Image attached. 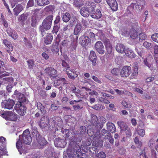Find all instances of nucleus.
I'll use <instances>...</instances> for the list:
<instances>
[{
    "label": "nucleus",
    "mask_w": 158,
    "mask_h": 158,
    "mask_svg": "<svg viewBox=\"0 0 158 158\" xmlns=\"http://www.w3.org/2000/svg\"><path fill=\"white\" fill-rule=\"evenodd\" d=\"M152 60L153 58L151 57H148L144 59L143 63L145 65L150 69L152 66V62L151 60Z\"/></svg>",
    "instance_id": "obj_31"
},
{
    "label": "nucleus",
    "mask_w": 158,
    "mask_h": 158,
    "mask_svg": "<svg viewBox=\"0 0 158 158\" xmlns=\"http://www.w3.org/2000/svg\"><path fill=\"white\" fill-rule=\"evenodd\" d=\"M19 100V101L18 102H20L21 103L25 102L26 101V98L25 95L21 93L17 97Z\"/></svg>",
    "instance_id": "obj_44"
},
{
    "label": "nucleus",
    "mask_w": 158,
    "mask_h": 158,
    "mask_svg": "<svg viewBox=\"0 0 158 158\" xmlns=\"http://www.w3.org/2000/svg\"><path fill=\"white\" fill-rule=\"evenodd\" d=\"M6 145V139L3 137H0V150L3 151L5 149Z\"/></svg>",
    "instance_id": "obj_23"
},
{
    "label": "nucleus",
    "mask_w": 158,
    "mask_h": 158,
    "mask_svg": "<svg viewBox=\"0 0 158 158\" xmlns=\"http://www.w3.org/2000/svg\"><path fill=\"white\" fill-rule=\"evenodd\" d=\"M134 142L137 145L138 148H140L142 143V142L139 141V138L138 136H136L135 138Z\"/></svg>",
    "instance_id": "obj_50"
},
{
    "label": "nucleus",
    "mask_w": 158,
    "mask_h": 158,
    "mask_svg": "<svg viewBox=\"0 0 158 158\" xmlns=\"http://www.w3.org/2000/svg\"><path fill=\"white\" fill-rule=\"evenodd\" d=\"M79 40L80 44L83 47H85L88 45L90 41L89 37L87 36L81 37L79 38Z\"/></svg>",
    "instance_id": "obj_11"
},
{
    "label": "nucleus",
    "mask_w": 158,
    "mask_h": 158,
    "mask_svg": "<svg viewBox=\"0 0 158 158\" xmlns=\"http://www.w3.org/2000/svg\"><path fill=\"white\" fill-rule=\"evenodd\" d=\"M61 132L63 134H64L63 136L65 139L69 137L70 135V132L68 129L64 130V131H62Z\"/></svg>",
    "instance_id": "obj_48"
},
{
    "label": "nucleus",
    "mask_w": 158,
    "mask_h": 158,
    "mask_svg": "<svg viewBox=\"0 0 158 158\" xmlns=\"http://www.w3.org/2000/svg\"><path fill=\"white\" fill-rule=\"evenodd\" d=\"M1 20L2 22V24L4 26L5 28H7L8 27V23L4 19V17L2 15L1 16Z\"/></svg>",
    "instance_id": "obj_62"
},
{
    "label": "nucleus",
    "mask_w": 158,
    "mask_h": 158,
    "mask_svg": "<svg viewBox=\"0 0 158 158\" xmlns=\"http://www.w3.org/2000/svg\"><path fill=\"white\" fill-rule=\"evenodd\" d=\"M53 40V36L51 34H49L44 39V42L46 44H50Z\"/></svg>",
    "instance_id": "obj_34"
},
{
    "label": "nucleus",
    "mask_w": 158,
    "mask_h": 158,
    "mask_svg": "<svg viewBox=\"0 0 158 158\" xmlns=\"http://www.w3.org/2000/svg\"><path fill=\"white\" fill-rule=\"evenodd\" d=\"M114 90L119 95H122L123 94H128L129 95V94H132V93H131L130 92H129L127 91H125V92H124L122 90H120L117 89H115Z\"/></svg>",
    "instance_id": "obj_54"
},
{
    "label": "nucleus",
    "mask_w": 158,
    "mask_h": 158,
    "mask_svg": "<svg viewBox=\"0 0 158 158\" xmlns=\"http://www.w3.org/2000/svg\"><path fill=\"white\" fill-rule=\"evenodd\" d=\"M53 19L52 15L47 17L43 21L42 24L40 26L39 29L42 36L45 34V31L50 29Z\"/></svg>",
    "instance_id": "obj_2"
},
{
    "label": "nucleus",
    "mask_w": 158,
    "mask_h": 158,
    "mask_svg": "<svg viewBox=\"0 0 158 158\" xmlns=\"http://www.w3.org/2000/svg\"><path fill=\"white\" fill-rule=\"evenodd\" d=\"M81 15L84 17H88L89 16L90 13L89 9L86 7H82L80 11Z\"/></svg>",
    "instance_id": "obj_26"
},
{
    "label": "nucleus",
    "mask_w": 158,
    "mask_h": 158,
    "mask_svg": "<svg viewBox=\"0 0 158 158\" xmlns=\"http://www.w3.org/2000/svg\"><path fill=\"white\" fill-rule=\"evenodd\" d=\"M92 108L97 110H101L105 108V106L100 104H97L92 106Z\"/></svg>",
    "instance_id": "obj_42"
},
{
    "label": "nucleus",
    "mask_w": 158,
    "mask_h": 158,
    "mask_svg": "<svg viewBox=\"0 0 158 158\" xmlns=\"http://www.w3.org/2000/svg\"><path fill=\"white\" fill-rule=\"evenodd\" d=\"M107 128L112 133L116 131V127L114 124L112 123L108 122L106 124Z\"/></svg>",
    "instance_id": "obj_24"
},
{
    "label": "nucleus",
    "mask_w": 158,
    "mask_h": 158,
    "mask_svg": "<svg viewBox=\"0 0 158 158\" xmlns=\"http://www.w3.org/2000/svg\"><path fill=\"white\" fill-rule=\"evenodd\" d=\"M97 58L95 52L93 50L91 51L89 56V59L92 62L93 66H94L96 65Z\"/></svg>",
    "instance_id": "obj_16"
},
{
    "label": "nucleus",
    "mask_w": 158,
    "mask_h": 158,
    "mask_svg": "<svg viewBox=\"0 0 158 158\" xmlns=\"http://www.w3.org/2000/svg\"><path fill=\"white\" fill-rule=\"evenodd\" d=\"M67 81L64 78H61L57 79L54 83V85L55 87L62 85L64 86V85L67 84Z\"/></svg>",
    "instance_id": "obj_19"
},
{
    "label": "nucleus",
    "mask_w": 158,
    "mask_h": 158,
    "mask_svg": "<svg viewBox=\"0 0 158 158\" xmlns=\"http://www.w3.org/2000/svg\"><path fill=\"white\" fill-rule=\"evenodd\" d=\"M106 52L109 54H110L112 51V46L109 40L106 39L104 42Z\"/></svg>",
    "instance_id": "obj_17"
},
{
    "label": "nucleus",
    "mask_w": 158,
    "mask_h": 158,
    "mask_svg": "<svg viewBox=\"0 0 158 158\" xmlns=\"http://www.w3.org/2000/svg\"><path fill=\"white\" fill-rule=\"evenodd\" d=\"M152 39L155 42L158 43V33H154L151 36Z\"/></svg>",
    "instance_id": "obj_61"
},
{
    "label": "nucleus",
    "mask_w": 158,
    "mask_h": 158,
    "mask_svg": "<svg viewBox=\"0 0 158 158\" xmlns=\"http://www.w3.org/2000/svg\"><path fill=\"white\" fill-rule=\"evenodd\" d=\"M6 32L8 35L14 39L16 40L17 38L18 35L16 31L14 30L9 27L6 29Z\"/></svg>",
    "instance_id": "obj_20"
},
{
    "label": "nucleus",
    "mask_w": 158,
    "mask_h": 158,
    "mask_svg": "<svg viewBox=\"0 0 158 158\" xmlns=\"http://www.w3.org/2000/svg\"><path fill=\"white\" fill-rule=\"evenodd\" d=\"M4 118L6 120L16 121L17 119V115L12 111H7L5 112Z\"/></svg>",
    "instance_id": "obj_7"
},
{
    "label": "nucleus",
    "mask_w": 158,
    "mask_h": 158,
    "mask_svg": "<svg viewBox=\"0 0 158 158\" xmlns=\"http://www.w3.org/2000/svg\"><path fill=\"white\" fill-rule=\"evenodd\" d=\"M124 53L127 56L130 58H135V55L133 52L129 48L126 49L124 52Z\"/></svg>",
    "instance_id": "obj_32"
},
{
    "label": "nucleus",
    "mask_w": 158,
    "mask_h": 158,
    "mask_svg": "<svg viewBox=\"0 0 158 158\" xmlns=\"http://www.w3.org/2000/svg\"><path fill=\"white\" fill-rule=\"evenodd\" d=\"M128 32L127 29L126 27H123L122 28L120 31V34L122 35L123 36H125L127 34Z\"/></svg>",
    "instance_id": "obj_57"
},
{
    "label": "nucleus",
    "mask_w": 158,
    "mask_h": 158,
    "mask_svg": "<svg viewBox=\"0 0 158 158\" xmlns=\"http://www.w3.org/2000/svg\"><path fill=\"white\" fill-rule=\"evenodd\" d=\"M121 104L123 106L126 108H130L131 106V105L130 103L127 102L124 100L122 101Z\"/></svg>",
    "instance_id": "obj_59"
},
{
    "label": "nucleus",
    "mask_w": 158,
    "mask_h": 158,
    "mask_svg": "<svg viewBox=\"0 0 158 158\" xmlns=\"http://www.w3.org/2000/svg\"><path fill=\"white\" fill-rule=\"evenodd\" d=\"M124 131H125V134L127 138H129L131 136L132 133L130 127L127 128Z\"/></svg>",
    "instance_id": "obj_52"
},
{
    "label": "nucleus",
    "mask_w": 158,
    "mask_h": 158,
    "mask_svg": "<svg viewBox=\"0 0 158 158\" xmlns=\"http://www.w3.org/2000/svg\"><path fill=\"white\" fill-rule=\"evenodd\" d=\"M19 138L21 139L23 143L26 144H30L32 141V138L28 129L24 131L22 135H19Z\"/></svg>",
    "instance_id": "obj_4"
},
{
    "label": "nucleus",
    "mask_w": 158,
    "mask_h": 158,
    "mask_svg": "<svg viewBox=\"0 0 158 158\" xmlns=\"http://www.w3.org/2000/svg\"><path fill=\"white\" fill-rule=\"evenodd\" d=\"M60 29V27L57 25H54L52 31V33L53 34H54V35H55L57 34L58 32V31Z\"/></svg>",
    "instance_id": "obj_55"
},
{
    "label": "nucleus",
    "mask_w": 158,
    "mask_h": 158,
    "mask_svg": "<svg viewBox=\"0 0 158 158\" xmlns=\"http://www.w3.org/2000/svg\"><path fill=\"white\" fill-rule=\"evenodd\" d=\"M71 73L69 72L68 70L66 71V73L67 74L68 77L70 79H71L73 80H74L75 78L77 77L78 75V73H77V72L75 71L74 69L69 70Z\"/></svg>",
    "instance_id": "obj_22"
},
{
    "label": "nucleus",
    "mask_w": 158,
    "mask_h": 158,
    "mask_svg": "<svg viewBox=\"0 0 158 158\" xmlns=\"http://www.w3.org/2000/svg\"><path fill=\"white\" fill-rule=\"evenodd\" d=\"M79 130L81 135H83L86 134V129L85 127L81 126L80 127Z\"/></svg>",
    "instance_id": "obj_49"
},
{
    "label": "nucleus",
    "mask_w": 158,
    "mask_h": 158,
    "mask_svg": "<svg viewBox=\"0 0 158 158\" xmlns=\"http://www.w3.org/2000/svg\"><path fill=\"white\" fill-rule=\"evenodd\" d=\"M23 8L22 5L18 4L13 9L14 14L16 16L18 15L23 10Z\"/></svg>",
    "instance_id": "obj_25"
},
{
    "label": "nucleus",
    "mask_w": 158,
    "mask_h": 158,
    "mask_svg": "<svg viewBox=\"0 0 158 158\" xmlns=\"http://www.w3.org/2000/svg\"><path fill=\"white\" fill-rule=\"evenodd\" d=\"M119 73V70L118 68H114L111 70V73L113 75H118Z\"/></svg>",
    "instance_id": "obj_63"
},
{
    "label": "nucleus",
    "mask_w": 158,
    "mask_h": 158,
    "mask_svg": "<svg viewBox=\"0 0 158 158\" xmlns=\"http://www.w3.org/2000/svg\"><path fill=\"white\" fill-rule=\"evenodd\" d=\"M137 131V133L139 135L142 137H143L145 135V130L144 129H139L136 130Z\"/></svg>",
    "instance_id": "obj_53"
},
{
    "label": "nucleus",
    "mask_w": 158,
    "mask_h": 158,
    "mask_svg": "<svg viewBox=\"0 0 158 158\" xmlns=\"http://www.w3.org/2000/svg\"><path fill=\"white\" fill-rule=\"evenodd\" d=\"M84 4V2L82 0H74L73 5L76 7H81Z\"/></svg>",
    "instance_id": "obj_35"
},
{
    "label": "nucleus",
    "mask_w": 158,
    "mask_h": 158,
    "mask_svg": "<svg viewBox=\"0 0 158 158\" xmlns=\"http://www.w3.org/2000/svg\"><path fill=\"white\" fill-rule=\"evenodd\" d=\"M97 156L98 158H105L106 155L104 152H101L97 154Z\"/></svg>",
    "instance_id": "obj_64"
},
{
    "label": "nucleus",
    "mask_w": 158,
    "mask_h": 158,
    "mask_svg": "<svg viewBox=\"0 0 158 158\" xmlns=\"http://www.w3.org/2000/svg\"><path fill=\"white\" fill-rule=\"evenodd\" d=\"M131 67L128 66H125L123 67L120 72L121 76L123 77H127L131 73Z\"/></svg>",
    "instance_id": "obj_5"
},
{
    "label": "nucleus",
    "mask_w": 158,
    "mask_h": 158,
    "mask_svg": "<svg viewBox=\"0 0 158 158\" xmlns=\"http://www.w3.org/2000/svg\"><path fill=\"white\" fill-rule=\"evenodd\" d=\"M37 106L38 109L40 110L42 113H44L45 112V107L41 103L38 102L37 103Z\"/></svg>",
    "instance_id": "obj_43"
},
{
    "label": "nucleus",
    "mask_w": 158,
    "mask_h": 158,
    "mask_svg": "<svg viewBox=\"0 0 158 158\" xmlns=\"http://www.w3.org/2000/svg\"><path fill=\"white\" fill-rule=\"evenodd\" d=\"M31 132L33 136H34L36 139L37 137L38 138V137H40V135L37 131V128L35 127H32Z\"/></svg>",
    "instance_id": "obj_37"
},
{
    "label": "nucleus",
    "mask_w": 158,
    "mask_h": 158,
    "mask_svg": "<svg viewBox=\"0 0 158 158\" xmlns=\"http://www.w3.org/2000/svg\"><path fill=\"white\" fill-rule=\"evenodd\" d=\"M71 18L70 14L68 12L64 13L62 15V20L65 23L68 22L70 20Z\"/></svg>",
    "instance_id": "obj_30"
},
{
    "label": "nucleus",
    "mask_w": 158,
    "mask_h": 158,
    "mask_svg": "<svg viewBox=\"0 0 158 158\" xmlns=\"http://www.w3.org/2000/svg\"><path fill=\"white\" fill-rule=\"evenodd\" d=\"M38 144L40 145L41 147H43L45 146L48 143L47 141L45 139L41 136L40 135V137L36 138Z\"/></svg>",
    "instance_id": "obj_21"
},
{
    "label": "nucleus",
    "mask_w": 158,
    "mask_h": 158,
    "mask_svg": "<svg viewBox=\"0 0 158 158\" xmlns=\"http://www.w3.org/2000/svg\"><path fill=\"white\" fill-rule=\"evenodd\" d=\"M51 49L53 54H57L59 51L58 46L56 45H52L51 47Z\"/></svg>",
    "instance_id": "obj_46"
},
{
    "label": "nucleus",
    "mask_w": 158,
    "mask_h": 158,
    "mask_svg": "<svg viewBox=\"0 0 158 158\" xmlns=\"http://www.w3.org/2000/svg\"><path fill=\"white\" fill-rule=\"evenodd\" d=\"M106 1L113 10L116 11L117 10L118 5L115 0H106Z\"/></svg>",
    "instance_id": "obj_15"
},
{
    "label": "nucleus",
    "mask_w": 158,
    "mask_h": 158,
    "mask_svg": "<svg viewBox=\"0 0 158 158\" xmlns=\"http://www.w3.org/2000/svg\"><path fill=\"white\" fill-rule=\"evenodd\" d=\"M45 71L51 79L56 78L57 77V71L52 67H48L45 69Z\"/></svg>",
    "instance_id": "obj_8"
},
{
    "label": "nucleus",
    "mask_w": 158,
    "mask_h": 158,
    "mask_svg": "<svg viewBox=\"0 0 158 158\" xmlns=\"http://www.w3.org/2000/svg\"><path fill=\"white\" fill-rule=\"evenodd\" d=\"M54 144L57 147L64 148L66 144V142L64 139L56 138L54 140Z\"/></svg>",
    "instance_id": "obj_12"
},
{
    "label": "nucleus",
    "mask_w": 158,
    "mask_h": 158,
    "mask_svg": "<svg viewBox=\"0 0 158 158\" xmlns=\"http://www.w3.org/2000/svg\"><path fill=\"white\" fill-rule=\"evenodd\" d=\"M86 5L87 8H89V9H90L91 10L92 9L94 10L96 7V4L93 2L88 1L86 2Z\"/></svg>",
    "instance_id": "obj_38"
},
{
    "label": "nucleus",
    "mask_w": 158,
    "mask_h": 158,
    "mask_svg": "<svg viewBox=\"0 0 158 158\" xmlns=\"http://www.w3.org/2000/svg\"><path fill=\"white\" fill-rule=\"evenodd\" d=\"M3 44L6 46V52L9 54L10 55H12L11 52L13 51V48L12 45L10 42L6 39H4L3 41Z\"/></svg>",
    "instance_id": "obj_13"
},
{
    "label": "nucleus",
    "mask_w": 158,
    "mask_h": 158,
    "mask_svg": "<svg viewBox=\"0 0 158 158\" xmlns=\"http://www.w3.org/2000/svg\"><path fill=\"white\" fill-rule=\"evenodd\" d=\"M48 124V118L42 117L40 121L39 125L41 128L43 129L46 127Z\"/></svg>",
    "instance_id": "obj_18"
},
{
    "label": "nucleus",
    "mask_w": 158,
    "mask_h": 158,
    "mask_svg": "<svg viewBox=\"0 0 158 158\" xmlns=\"http://www.w3.org/2000/svg\"><path fill=\"white\" fill-rule=\"evenodd\" d=\"M155 56L154 59L157 64H158V45H156L154 47Z\"/></svg>",
    "instance_id": "obj_39"
},
{
    "label": "nucleus",
    "mask_w": 158,
    "mask_h": 158,
    "mask_svg": "<svg viewBox=\"0 0 158 158\" xmlns=\"http://www.w3.org/2000/svg\"><path fill=\"white\" fill-rule=\"evenodd\" d=\"M52 119L53 123L56 125H58V124L62 122L61 119L59 117H54Z\"/></svg>",
    "instance_id": "obj_47"
},
{
    "label": "nucleus",
    "mask_w": 158,
    "mask_h": 158,
    "mask_svg": "<svg viewBox=\"0 0 158 158\" xmlns=\"http://www.w3.org/2000/svg\"><path fill=\"white\" fill-rule=\"evenodd\" d=\"M28 68L30 69H32L33 67L34 64V61L32 59H30L27 61Z\"/></svg>",
    "instance_id": "obj_51"
},
{
    "label": "nucleus",
    "mask_w": 158,
    "mask_h": 158,
    "mask_svg": "<svg viewBox=\"0 0 158 158\" xmlns=\"http://www.w3.org/2000/svg\"><path fill=\"white\" fill-rule=\"evenodd\" d=\"M91 16L93 18L98 19L102 17V14L100 10L98 9L96 10L92 9L91 11Z\"/></svg>",
    "instance_id": "obj_14"
},
{
    "label": "nucleus",
    "mask_w": 158,
    "mask_h": 158,
    "mask_svg": "<svg viewBox=\"0 0 158 158\" xmlns=\"http://www.w3.org/2000/svg\"><path fill=\"white\" fill-rule=\"evenodd\" d=\"M94 126H92L90 129H87V134L90 136L92 137L93 139V145L96 147H98L100 145H102V142L100 139L102 137V135H100V132L99 130H96L94 131L93 128L94 127Z\"/></svg>",
    "instance_id": "obj_1"
},
{
    "label": "nucleus",
    "mask_w": 158,
    "mask_h": 158,
    "mask_svg": "<svg viewBox=\"0 0 158 158\" xmlns=\"http://www.w3.org/2000/svg\"><path fill=\"white\" fill-rule=\"evenodd\" d=\"M37 5L40 6H44L49 3L48 0H37Z\"/></svg>",
    "instance_id": "obj_33"
},
{
    "label": "nucleus",
    "mask_w": 158,
    "mask_h": 158,
    "mask_svg": "<svg viewBox=\"0 0 158 158\" xmlns=\"http://www.w3.org/2000/svg\"><path fill=\"white\" fill-rule=\"evenodd\" d=\"M131 20L133 22H131V25L132 27V28H134V29L135 28L136 29H137L139 27L138 22H136V20L135 19L133 18H132Z\"/></svg>",
    "instance_id": "obj_41"
},
{
    "label": "nucleus",
    "mask_w": 158,
    "mask_h": 158,
    "mask_svg": "<svg viewBox=\"0 0 158 158\" xmlns=\"http://www.w3.org/2000/svg\"><path fill=\"white\" fill-rule=\"evenodd\" d=\"M2 105L5 108L9 110L12 109L15 104V101L12 99H9L8 100H5L2 102Z\"/></svg>",
    "instance_id": "obj_10"
},
{
    "label": "nucleus",
    "mask_w": 158,
    "mask_h": 158,
    "mask_svg": "<svg viewBox=\"0 0 158 158\" xmlns=\"http://www.w3.org/2000/svg\"><path fill=\"white\" fill-rule=\"evenodd\" d=\"M135 4L134 3H131L129 6H128L127 8V11L128 13H131V12L134 9V7Z\"/></svg>",
    "instance_id": "obj_56"
},
{
    "label": "nucleus",
    "mask_w": 158,
    "mask_h": 158,
    "mask_svg": "<svg viewBox=\"0 0 158 158\" xmlns=\"http://www.w3.org/2000/svg\"><path fill=\"white\" fill-rule=\"evenodd\" d=\"M137 31L134 28L130 30L129 35L131 39H135L138 38V34Z\"/></svg>",
    "instance_id": "obj_28"
},
{
    "label": "nucleus",
    "mask_w": 158,
    "mask_h": 158,
    "mask_svg": "<svg viewBox=\"0 0 158 158\" xmlns=\"http://www.w3.org/2000/svg\"><path fill=\"white\" fill-rule=\"evenodd\" d=\"M81 27L82 26L80 23L77 24L74 28V35H77L80 32Z\"/></svg>",
    "instance_id": "obj_36"
},
{
    "label": "nucleus",
    "mask_w": 158,
    "mask_h": 158,
    "mask_svg": "<svg viewBox=\"0 0 158 158\" xmlns=\"http://www.w3.org/2000/svg\"><path fill=\"white\" fill-rule=\"evenodd\" d=\"M61 65L64 68L63 70L64 71L66 72L70 69L69 65L64 60H62Z\"/></svg>",
    "instance_id": "obj_40"
},
{
    "label": "nucleus",
    "mask_w": 158,
    "mask_h": 158,
    "mask_svg": "<svg viewBox=\"0 0 158 158\" xmlns=\"http://www.w3.org/2000/svg\"><path fill=\"white\" fill-rule=\"evenodd\" d=\"M23 142L21 141V139L19 138L18 140L16 143V146L19 152L21 151V149L22 146V143Z\"/></svg>",
    "instance_id": "obj_45"
},
{
    "label": "nucleus",
    "mask_w": 158,
    "mask_h": 158,
    "mask_svg": "<svg viewBox=\"0 0 158 158\" xmlns=\"http://www.w3.org/2000/svg\"><path fill=\"white\" fill-rule=\"evenodd\" d=\"M117 123L122 130L124 131L129 127H128L127 123L123 121H119L117 122Z\"/></svg>",
    "instance_id": "obj_29"
},
{
    "label": "nucleus",
    "mask_w": 158,
    "mask_h": 158,
    "mask_svg": "<svg viewBox=\"0 0 158 158\" xmlns=\"http://www.w3.org/2000/svg\"><path fill=\"white\" fill-rule=\"evenodd\" d=\"M16 107L17 111L18 113L21 115H23L26 113L27 108L22 105L20 102H17L15 108Z\"/></svg>",
    "instance_id": "obj_6"
},
{
    "label": "nucleus",
    "mask_w": 158,
    "mask_h": 158,
    "mask_svg": "<svg viewBox=\"0 0 158 158\" xmlns=\"http://www.w3.org/2000/svg\"><path fill=\"white\" fill-rule=\"evenodd\" d=\"M94 48L98 53L103 54L105 52L104 46L102 42L98 41L96 42L94 45Z\"/></svg>",
    "instance_id": "obj_9"
},
{
    "label": "nucleus",
    "mask_w": 158,
    "mask_h": 158,
    "mask_svg": "<svg viewBox=\"0 0 158 158\" xmlns=\"http://www.w3.org/2000/svg\"><path fill=\"white\" fill-rule=\"evenodd\" d=\"M115 48L116 50L118 52L121 53H124L125 50L124 46L121 44H117L116 45Z\"/></svg>",
    "instance_id": "obj_27"
},
{
    "label": "nucleus",
    "mask_w": 158,
    "mask_h": 158,
    "mask_svg": "<svg viewBox=\"0 0 158 158\" xmlns=\"http://www.w3.org/2000/svg\"><path fill=\"white\" fill-rule=\"evenodd\" d=\"M27 18V16L25 14H23L21 15L19 18V21L21 22H23Z\"/></svg>",
    "instance_id": "obj_60"
},
{
    "label": "nucleus",
    "mask_w": 158,
    "mask_h": 158,
    "mask_svg": "<svg viewBox=\"0 0 158 158\" xmlns=\"http://www.w3.org/2000/svg\"><path fill=\"white\" fill-rule=\"evenodd\" d=\"M99 118L98 119L99 122L98 123V119L97 116L94 114H92L90 122L93 125H95L97 124V125L94 127L95 128H97L98 127L99 129H101L103 127V123H105V118L103 117H101L100 122H99Z\"/></svg>",
    "instance_id": "obj_3"
},
{
    "label": "nucleus",
    "mask_w": 158,
    "mask_h": 158,
    "mask_svg": "<svg viewBox=\"0 0 158 158\" xmlns=\"http://www.w3.org/2000/svg\"><path fill=\"white\" fill-rule=\"evenodd\" d=\"M107 139H108L109 142L111 144H113L114 143V139L112 137V136L111 135L110 133H109L107 134Z\"/></svg>",
    "instance_id": "obj_58"
}]
</instances>
